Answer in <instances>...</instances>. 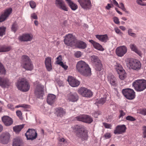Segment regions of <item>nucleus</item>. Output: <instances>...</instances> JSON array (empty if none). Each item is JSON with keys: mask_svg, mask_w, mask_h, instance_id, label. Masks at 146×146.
Wrapping results in <instances>:
<instances>
[{"mask_svg": "<svg viewBox=\"0 0 146 146\" xmlns=\"http://www.w3.org/2000/svg\"><path fill=\"white\" fill-rule=\"evenodd\" d=\"M78 1L81 6L84 9H87L90 8L91 4L90 0H78Z\"/></svg>", "mask_w": 146, "mask_h": 146, "instance_id": "nucleus-18", "label": "nucleus"}, {"mask_svg": "<svg viewBox=\"0 0 146 146\" xmlns=\"http://www.w3.org/2000/svg\"><path fill=\"white\" fill-rule=\"evenodd\" d=\"M44 63L47 70L48 71H50L52 69L51 58L50 57H47L45 58Z\"/></svg>", "mask_w": 146, "mask_h": 146, "instance_id": "nucleus-25", "label": "nucleus"}, {"mask_svg": "<svg viewBox=\"0 0 146 146\" xmlns=\"http://www.w3.org/2000/svg\"><path fill=\"white\" fill-rule=\"evenodd\" d=\"M16 86L19 90L23 92L28 91L30 87L29 82L24 78L19 79L16 83Z\"/></svg>", "mask_w": 146, "mask_h": 146, "instance_id": "nucleus-2", "label": "nucleus"}, {"mask_svg": "<svg viewBox=\"0 0 146 146\" xmlns=\"http://www.w3.org/2000/svg\"><path fill=\"white\" fill-rule=\"evenodd\" d=\"M31 17L32 18L35 19H37L38 18L36 15L35 13L32 14L31 15Z\"/></svg>", "mask_w": 146, "mask_h": 146, "instance_id": "nucleus-60", "label": "nucleus"}, {"mask_svg": "<svg viewBox=\"0 0 146 146\" xmlns=\"http://www.w3.org/2000/svg\"><path fill=\"white\" fill-rule=\"evenodd\" d=\"M103 125L106 128L111 129V125L106 123H103Z\"/></svg>", "mask_w": 146, "mask_h": 146, "instance_id": "nucleus-54", "label": "nucleus"}, {"mask_svg": "<svg viewBox=\"0 0 146 146\" xmlns=\"http://www.w3.org/2000/svg\"><path fill=\"white\" fill-rule=\"evenodd\" d=\"M113 6V5L108 3V4L107 5L106 7L105 8L107 10H109Z\"/></svg>", "mask_w": 146, "mask_h": 146, "instance_id": "nucleus-61", "label": "nucleus"}, {"mask_svg": "<svg viewBox=\"0 0 146 146\" xmlns=\"http://www.w3.org/2000/svg\"><path fill=\"white\" fill-rule=\"evenodd\" d=\"M126 120L131 121H134L135 120V119L132 116H128L126 117Z\"/></svg>", "mask_w": 146, "mask_h": 146, "instance_id": "nucleus-48", "label": "nucleus"}, {"mask_svg": "<svg viewBox=\"0 0 146 146\" xmlns=\"http://www.w3.org/2000/svg\"><path fill=\"white\" fill-rule=\"evenodd\" d=\"M108 81L111 86H117L116 79L113 75L109 74L108 76Z\"/></svg>", "mask_w": 146, "mask_h": 146, "instance_id": "nucleus-24", "label": "nucleus"}, {"mask_svg": "<svg viewBox=\"0 0 146 146\" xmlns=\"http://www.w3.org/2000/svg\"><path fill=\"white\" fill-rule=\"evenodd\" d=\"M56 100L55 95L52 94H49L47 96V102L48 104L52 105L55 102Z\"/></svg>", "mask_w": 146, "mask_h": 146, "instance_id": "nucleus-28", "label": "nucleus"}, {"mask_svg": "<svg viewBox=\"0 0 146 146\" xmlns=\"http://www.w3.org/2000/svg\"><path fill=\"white\" fill-rule=\"evenodd\" d=\"M21 64L22 67L27 70L31 71L33 68V65L29 56L23 55L21 58Z\"/></svg>", "mask_w": 146, "mask_h": 146, "instance_id": "nucleus-4", "label": "nucleus"}, {"mask_svg": "<svg viewBox=\"0 0 146 146\" xmlns=\"http://www.w3.org/2000/svg\"><path fill=\"white\" fill-rule=\"evenodd\" d=\"M23 144V141L19 137H16L14 140L13 146H21Z\"/></svg>", "mask_w": 146, "mask_h": 146, "instance_id": "nucleus-34", "label": "nucleus"}, {"mask_svg": "<svg viewBox=\"0 0 146 146\" xmlns=\"http://www.w3.org/2000/svg\"><path fill=\"white\" fill-rule=\"evenodd\" d=\"M68 81L69 84L73 87H77L80 84L79 82L72 76L68 77Z\"/></svg>", "mask_w": 146, "mask_h": 146, "instance_id": "nucleus-20", "label": "nucleus"}, {"mask_svg": "<svg viewBox=\"0 0 146 146\" xmlns=\"http://www.w3.org/2000/svg\"><path fill=\"white\" fill-rule=\"evenodd\" d=\"M75 45L78 48L82 49L85 48L87 46V45L85 42L81 40L77 41L76 40Z\"/></svg>", "mask_w": 146, "mask_h": 146, "instance_id": "nucleus-33", "label": "nucleus"}, {"mask_svg": "<svg viewBox=\"0 0 146 146\" xmlns=\"http://www.w3.org/2000/svg\"><path fill=\"white\" fill-rule=\"evenodd\" d=\"M24 124L19 125L15 126L13 127V130L16 133H18L24 127Z\"/></svg>", "mask_w": 146, "mask_h": 146, "instance_id": "nucleus-35", "label": "nucleus"}, {"mask_svg": "<svg viewBox=\"0 0 146 146\" xmlns=\"http://www.w3.org/2000/svg\"><path fill=\"white\" fill-rule=\"evenodd\" d=\"M29 105L26 104H23L21 105H19L17 106H15V108H18L19 107H22L25 108H29Z\"/></svg>", "mask_w": 146, "mask_h": 146, "instance_id": "nucleus-46", "label": "nucleus"}, {"mask_svg": "<svg viewBox=\"0 0 146 146\" xmlns=\"http://www.w3.org/2000/svg\"><path fill=\"white\" fill-rule=\"evenodd\" d=\"M101 61L100 60L98 57L96 56L93 55L92 56V63L94 65L98 62H100Z\"/></svg>", "mask_w": 146, "mask_h": 146, "instance_id": "nucleus-38", "label": "nucleus"}, {"mask_svg": "<svg viewBox=\"0 0 146 146\" xmlns=\"http://www.w3.org/2000/svg\"><path fill=\"white\" fill-rule=\"evenodd\" d=\"M141 113L144 115H146V109L142 110L141 111Z\"/></svg>", "mask_w": 146, "mask_h": 146, "instance_id": "nucleus-64", "label": "nucleus"}, {"mask_svg": "<svg viewBox=\"0 0 146 146\" xmlns=\"http://www.w3.org/2000/svg\"><path fill=\"white\" fill-rule=\"evenodd\" d=\"M11 47L10 46L3 45V52H8L11 50Z\"/></svg>", "mask_w": 146, "mask_h": 146, "instance_id": "nucleus-42", "label": "nucleus"}, {"mask_svg": "<svg viewBox=\"0 0 146 146\" xmlns=\"http://www.w3.org/2000/svg\"><path fill=\"white\" fill-rule=\"evenodd\" d=\"M12 11V9L11 8L6 9L4 13L0 16V22H2L6 20L11 13Z\"/></svg>", "mask_w": 146, "mask_h": 146, "instance_id": "nucleus-14", "label": "nucleus"}, {"mask_svg": "<svg viewBox=\"0 0 146 146\" xmlns=\"http://www.w3.org/2000/svg\"><path fill=\"white\" fill-rule=\"evenodd\" d=\"M3 122L6 126H9L11 125L13 123L12 119L8 116H5L2 118Z\"/></svg>", "mask_w": 146, "mask_h": 146, "instance_id": "nucleus-26", "label": "nucleus"}, {"mask_svg": "<svg viewBox=\"0 0 146 146\" xmlns=\"http://www.w3.org/2000/svg\"><path fill=\"white\" fill-rule=\"evenodd\" d=\"M58 141V144L60 145H63L67 143L66 140L63 137H59Z\"/></svg>", "mask_w": 146, "mask_h": 146, "instance_id": "nucleus-39", "label": "nucleus"}, {"mask_svg": "<svg viewBox=\"0 0 146 146\" xmlns=\"http://www.w3.org/2000/svg\"><path fill=\"white\" fill-rule=\"evenodd\" d=\"M62 56L61 55H59L58 57L56 58L57 60L56 62L58 64V63L59 62H62L61 61L62 60Z\"/></svg>", "mask_w": 146, "mask_h": 146, "instance_id": "nucleus-56", "label": "nucleus"}, {"mask_svg": "<svg viewBox=\"0 0 146 146\" xmlns=\"http://www.w3.org/2000/svg\"><path fill=\"white\" fill-rule=\"evenodd\" d=\"M65 1L72 10L75 11L78 8L77 5L74 3L71 0H65Z\"/></svg>", "mask_w": 146, "mask_h": 146, "instance_id": "nucleus-31", "label": "nucleus"}, {"mask_svg": "<svg viewBox=\"0 0 146 146\" xmlns=\"http://www.w3.org/2000/svg\"><path fill=\"white\" fill-rule=\"evenodd\" d=\"M74 55L77 58L80 57L82 55L80 51H77L75 53Z\"/></svg>", "mask_w": 146, "mask_h": 146, "instance_id": "nucleus-50", "label": "nucleus"}, {"mask_svg": "<svg viewBox=\"0 0 146 146\" xmlns=\"http://www.w3.org/2000/svg\"><path fill=\"white\" fill-rule=\"evenodd\" d=\"M114 30L115 31V32L117 34L119 35H122L123 34L122 32H121L120 30L119 29L117 28L116 27L114 28Z\"/></svg>", "mask_w": 146, "mask_h": 146, "instance_id": "nucleus-51", "label": "nucleus"}, {"mask_svg": "<svg viewBox=\"0 0 146 146\" xmlns=\"http://www.w3.org/2000/svg\"><path fill=\"white\" fill-rule=\"evenodd\" d=\"M127 51V48L124 45L117 47L115 50L116 55L120 57L123 56L126 53Z\"/></svg>", "mask_w": 146, "mask_h": 146, "instance_id": "nucleus-12", "label": "nucleus"}, {"mask_svg": "<svg viewBox=\"0 0 146 146\" xmlns=\"http://www.w3.org/2000/svg\"><path fill=\"white\" fill-rule=\"evenodd\" d=\"M17 115L18 116L19 119H23V117L22 116V113L21 111L20 110H17L16 112Z\"/></svg>", "mask_w": 146, "mask_h": 146, "instance_id": "nucleus-45", "label": "nucleus"}, {"mask_svg": "<svg viewBox=\"0 0 146 146\" xmlns=\"http://www.w3.org/2000/svg\"><path fill=\"white\" fill-rule=\"evenodd\" d=\"M120 115L119 116V117L120 118H123V117L124 116L125 113V112H124L122 110H121L120 111Z\"/></svg>", "mask_w": 146, "mask_h": 146, "instance_id": "nucleus-53", "label": "nucleus"}, {"mask_svg": "<svg viewBox=\"0 0 146 146\" xmlns=\"http://www.w3.org/2000/svg\"><path fill=\"white\" fill-rule=\"evenodd\" d=\"M143 135L144 137H146V126L143 127Z\"/></svg>", "mask_w": 146, "mask_h": 146, "instance_id": "nucleus-62", "label": "nucleus"}, {"mask_svg": "<svg viewBox=\"0 0 146 146\" xmlns=\"http://www.w3.org/2000/svg\"><path fill=\"white\" fill-rule=\"evenodd\" d=\"M122 93L125 97L129 100H133L135 98V92L132 89H123L122 90Z\"/></svg>", "mask_w": 146, "mask_h": 146, "instance_id": "nucleus-9", "label": "nucleus"}, {"mask_svg": "<svg viewBox=\"0 0 146 146\" xmlns=\"http://www.w3.org/2000/svg\"><path fill=\"white\" fill-rule=\"evenodd\" d=\"M9 82L8 79L6 78L0 77V86L2 87H5L9 86Z\"/></svg>", "mask_w": 146, "mask_h": 146, "instance_id": "nucleus-27", "label": "nucleus"}, {"mask_svg": "<svg viewBox=\"0 0 146 146\" xmlns=\"http://www.w3.org/2000/svg\"><path fill=\"white\" fill-rule=\"evenodd\" d=\"M100 114H101V112L100 111H98L95 112L93 114V115L95 117H97Z\"/></svg>", "mask_w": 146, "mask_h": 146, "instance_id": "nucleus-58", "label": "nucleus"}, {"mask_svg": "<svg viewBox=\"0 0 146 146\" xmlns=\"http://www.w3.org/2000/svg\"><path fill=\"white\" fill-rule=\"evenodd\" d=\"M7 107L8 108L10 109V110H14V107L13 105L11 104H9L7 105Z\"/></svg>", "mask_w": 146, "mask_h": 146, "instance_id": "nucleus-59", "label": "nucleus"}, {"mask_svg": "<svg viewBox=\"0 0 146 146\" xmlns=\"http://www.w3.org/2000/svg\"><path fill=\"white\" fill-rule=\"evenodd\" d=\"M125 62L127 66L129 69L138 70L141 67L140 62L137 60L128 58L125 60Z\"/></svg>", "mask_w": 146, "mask_h": 146, "instance_id": "nucleus-5", "label": "nucleus"}, {"mask_svg": "<svg viewBox=\"0 0 146 146\" xmlns=\"http://www.w3.org/2000/svg\"><path fill=\"white\" fill-rule=\"evenodd\" d=\"M75 129L78 137L83 140L87 139L88 137V131L86 127L83 125H77L75 126Z\"/></svg>", "mask_w": 146, "mask_h": 146, "instance_id": "nucleus-3", "label": "nucleus"}, {"mask_svg": "<svg viewBox=\"0 0 146 146\" xmlns=\"http://www.w3.org/2000/svg\"><path fill=\"white\" fill-rule=\"evenodd\" d=\"M6 28L4 27H0V36H3L5 34Z\"/></svg>", "mask_w": 146, "mask_h": 146, "instance_id": "nucleus-43", "label": "nucleus"}, {"mask_svg": "<svg viewBox=\"0 0 146 146\" xmlns=\"http://www.w3.org/2000/svg\"><path fill=\"white\" fill-rule=\"evenodd\" d=\"M78 99V96L76 93H70L67 96V100L69 101L75 102L77 101Z\"/></svg>", "mask_w": 146, "mask_h": 146, "instance_id": "nucleus-22", "label": "nucleus"}, {"mask_svg": "<svg viewBox=\"0 0 146 146\" xmlns=\"http://www.w3.org/2000/svg\"><path fill=\"white\" fill-rule=\"evenodd\" d=\"M119 5L120 6H119L118 7L121 9L123 11H125L126 9L124 7L123 4L122 3H119Z\"/></svg>", "mask_w": 146, "mask_h": 146, "instance_id": "nucleus-55", "label": "nucleus"}, {"mask_svg": "<svg viewBox=\"0 0 146 146\" xmlns=\"http://www.w3.org/2000/svg\"><path fill=\"white\" fill-rule=\"evenodd\" d=\"M94 68L96 71H100L101 70L102 68V65L101 61L98 62L94 65Z\"/></svg>", "mask_w": 146, "mask_h": 146, "instance_id": "nucleus-36", "label": "nucleus"}, {"mask_svg": "<svg viewBox=\"0 0 146 146\" xmlns=\"http://www.w3.org/2000/svg\"><path fill=\"white\" fill-rule=\"evenodd\" d=\"M111 135L110 133H106L104 134V137L105 139H108L111 137Z\"/></svg>", "mask_w": 146, "mask_h": 146, "instance_id": "nucleus-49", "label": "nucleus"}, {"mask_svg": "<svg viewBox=\"0 0 146 146\" xmlns=\"http://www.w3.org/2000/svg\"><path fill=\"white\" fill-rule=\"evenodd\" d=\"M29 5L32 9H34L36 7V3L33 1H31L29 2Z\"/></svg>", "mask_w": 146, "mask_h": 146, "instance_id": "nucleus-44", "label": "nucleus"}, {"mask_svg": "<svg viewBox=\"0 0 146 146\" xmlns=\"http://www.w3.org/2000/svg\"><path fill=\"white\" fill-rule=\"evenodd\" d=\"M10 138V135L9 133H3L0 135V142L3 144H7Z\"/></svg>", "mask_w": 146, "mask_h": 146, "instance_id": "nucleus-15", "label": "nucleus"}, {"mask_svg": "<svg viewBox=\"0 0 146 146\" xmlns=\"http://www.w3.org/2000/svg\"><path fill=\"white\" fill-rule=\"evenodd\" d=\"M78 93L83 96L90 97L91 94L90 90L85 87H81L78 90Z\"/></svg>", "mask_w": 146, "mask_h": 146, "instance_id": "nucleus-13", "label": "nucleus"}, {"mask_svg": "<svg viewBox=\"0 0 146 146\" xmlns=\"http://www.w3.org/2000/svg\"><path fill=\"white\" fill-rule=\"evenodd\" d=\"M55 114L58 117L62 118L65 115L66 111L65 110L61 107L57 108L55 109Z\"/></svg>", "mask_w": 146, "mask_h": 146, "instance_id": "nucleus-21", "label": "nucleus"}, {"mask_svg": "<svg viewBox=\"0 0 146 146\" xmlns=\"http://www.w3.org/2000/svg\"><path fill=\"white\" fill-rule=\"evenodd\" d=\"M129 47L132 51L137 54L139 56L141 57L142 53L141 52L138 50L136 45L133 43H131L129 45Z\"/></svg>", "mask_w": 146, "mask_h": 146, "instance_id": "nucleus-30", "label": "nucleus"}, {"mask_svg": "<svg viewBox=\"0 0 146 146\" xmlns=\"http://www.w3.org/2000/svg\"><path fill=\"white\" fill-rule=\"evenodd\" d=\"M77 71L81 74L88 76L90 74L91 69L88 64L82 60L78 61L76 65Z\"/></svg>", "mask_w": 146, "mask_h": 146, "instance_id": "nucleus-1", "label": "nucleus"}, {"mask_svg": "<svg viewBox=\"0 0 146 146\" xmlns=\"http://www.w3.org/2000/svg\"><path fill=\"white\" fill-rule=\"evenodd\" d=\"M33 38V36L29 34H23L19 36V39L22 41H31Z\"/></svg>", "mask_w": 146, "mask_h": 146, "instance_id": "nucleus-23", "label": "nucleus"}, {"mask_svg": "<svg viewBox=\"0 0 146 146\" xmlns=\"http://www.w3.org/2000/svg\"><path fill=\"white\" fill-rule=\"evenodd\" d=\"M92 44L95 49L103 51L104 50V48L101 44L92 40Z\"/></svg>", "mask_w": 146, "mask_h": 146, "instance_id": "nucleus-32", "label": "nucleus"}, {"mask_svg": "<svg viewBox=\"0 0 146 146\" xmlns=\"http://www.w3.org/2000/svg\"><path fill=\"white\" fill-rule=\"evenodd\" d=\"M132 86L137 91L141 92L146 88V80H138L134 82Z\"/></svg>", "mask_w": 146, "mask_h": 146, "instance_id": "nucleus-6", "label": "nucleus"}, {"mask_svg": "<svg viewBox=\"0 0 146 146\" xmlns=\"http://www.w3.org/2000/svg\"><path fill=\"white\" fill-rule=\"evenodd\" d=\"M58 64H59L62 66V67L65 70L67 69L68 68V66L64 64L62 62H59L58 63Z\"/></svg>", "mask_w": 146, "mask_h": 146, "instance_id": "nucleus-47", "label": "nucleus"}, {"mask_svg": "<svg viewBox=\"0 0 146 146\" xmlns=\"http://www.w3.org/2000/svg\"><path fill=\"white\" fill-rule=\"evenodd\" d=\"M34 84L36 87L35 91V95L37 98L42 99L44 94V86L37 81L34 82Z\"/></svg>", "mask_w": 146, "mask_h": 146, "instance_id": "nucleus-7", "label": "nucleus"}, {"mask_svg": "<svg viewBox=\"0 0 146 146\" xmlns=\"http://www.w3.org/2000/svg\"><path fill=\"white\" fill-rule=\"evenodd\" d=\"M128 35L133 37H136V35L135 33H133V32L128 34Z\"/></svg>", "mask_w": 146, "mask_h": 146, "instance_id": "nucleus-63", "label": "nucleus"}, {"mask_svg": "<svg viewBox=\"0 0 146 146\" xmlns=\"http://www.w3.org/2000/svg\"><path fill=\"white\" fill-rule=\"evenodd\" d=\"M19 29V26L16 22L13 23L12 24L11 27V30L12 31L15 33Z\"/></svg>", "mask_w": 146, "mask_h": 146, "instance_id": "nucleus-37", "label": "nucleus"}, {"mask_svg": "<svg viewBox=\"0 0 146 146\" xmlns=\"http://www.w3.org/2000/svg\"><path fill=\"white\" fill-rule=\"evenodd\" d=\"M115 68L119 74L120 79L121 80L124 79L126 77V74L124 70L123 69L122 66L119 64H116L115 66Z\"/></svg>", "mask_w": 146, "mask_h": 146, "instance_id": "nucleus-11", "label": "nucleus"}, {"mask_svg": "<svg viewBox=\"0 0 146 146\" xmlns=\"http://www.w3.org/2000/svg\"><path fill=\"white\" fill-rule=\"evenodd\" d=\"M76 119L87 123H90L91 120L90 117L86 115H80L76 117Z\"/></svg>", "mask_w": 146, "mask_h": 146, "instance_id": "nucleus-16", "label": "nucleus"}, {"mask_svg": "<svg viewBox=\"0 0 146 146\" xmlns=\"http://www.w3.org/2000/svg\"><path fill=\"white\" fill-rule=\"evenodd\" d=\"M126 128L125 125H121L117 126L114 131L115 134H120L125 132Z\"/></svg>", "mask_w": 146, "mask_h": 146, "instance_id": "nucleus-17", "label": "nucleus"}, {"mask_svg": "<svg viewBox=\"0 0 146 146\" xmlns=\"http://www.w3.org/2000/svg\"><path fill=\"white\" fill-rule=\"evenodd\" d=\"M106 100V97L101 98L96 103V104H97L98 106V104L102 105L105 102Z\"/></svg>", "mask_w": 146, "mask_h": 146, "instance_id": "nucleus-40", "label": "nucleus"}, {"mask_svg": "<svg viewBox=\"0 0 146 146\" xmlns=\"http://www.w3.org/2000/svg\"><path fill=\"white\" fill-rule=\"evenodd\" d=\"M96 37L100 41L105 43L109 40V38L107 35H96Z\"/></svg>", "mask_w": 146, "mask_h": 146, "instance_id": "nucleus-29", "label": "nucleus"}, {"mask_svg": "<svg viewBox=\"0 0 146 146\" xmlns=\"http://www.w3.org/2000/svg\"><path fill=\"white\" fill-rule=\"evenodd\" d=\"M146 0H137L136 2L137 3L142 6H145V5L143 3H142L143 1H145Z\"/></svg>", "mask_w": 146, "mask_h": 146, "instance_id": "nucleus-57", "label": "nucleus"}, {"mask_svg": "<svg viewBox=\"0 0 146 146\" xmlns=\"http://www.w3.org/2000/svg\"><path fill=\"white\" fill-rule=\"evenodd\" d=\"M6 73V70L4 67L1 63L0 62V74H5Z\"/></svg>", "mask_w": 146, "mask_h": 146, "instance_id": "nucleus-41", "label": "nucleus"}, {"mask_svg": "<svg viewBox=\"0 0 146 146\" xmlns=\"http://www.w3.org/2000/svg\"><path fill=\"white\" fill-rule=\"evenodd\" d=\"M25 135L27 139L33 140L36 138L37 134L35 130L29 129L25 133Z\"/></svg>", "mask_w": 146, "mask_h": 146, "instance_id": "nucleus-10", "label": "nucleus"}, {"mask_svg": "<svg viewBox=\"0 0 146 146\" xmlns=\"http://www.w3.org/2000/svg\"><path fill=\"white\" fill-rule=\"evenodd\" d=\"M113 20L114 22L116 24H119V19L117 17H115L113 18Z\"/></svg>", "mask_w": 146, "mask_h": 146, "instance_id": "nucleus-52", "label": "nucleus"}, {"mask_svg": "<svg viewBox=\"0 0 146 146\" xmlns=\"http://www.w3.org/2000/svg\"><path fill=\"white\" fill-rule=\"evenodd\" d=\"M64 43L68 46H73L75 45L76 39V37L71 34H68L65 36Z\"/></svg>", "mask_w": 146, "mask_h": 146, "instance_id": "nucleus-8", "label": "nucleus"}, {"mask_svg": "<svg viewBox=\"0 0 146 146\" xmlns=\"http://www.w3.org/2000/svg\"><path fill=\"white\" fill-rule=\"evenodd\" d=\"M55 4L56 6L61 9L68 11V8L64 2L62 0H56Z\"/></svg>", "mask_w": 146, "mask_h": 146, "instance_id": "nucleus-19", "label": "nucleus"}]
</instances>
